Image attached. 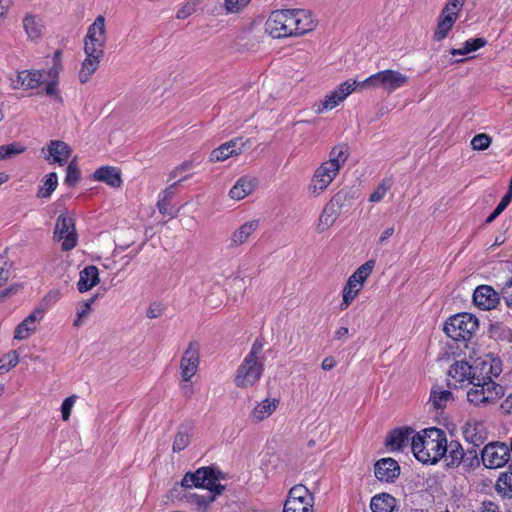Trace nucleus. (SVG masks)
<instances>
[{
	"label": "nucleus",
	"instance_id": "nucleus-19",
	"mask_svg": "<svg viewBox=\"0 0 512 512\" xmlns=\"http://www.w3.org/2000/svg\"><path fill=\"white\" fill-rule=\"evenodd\" d=\"M414 430L411 427L395 428L388 433L385 445L390 451H400L412 440Z\"/></svg>",
	"mask_w": 512,
	"mask_h": 512
},
{
	"label": "nucleus",
	"instance_id": "nucleus-45",
	"mask_svg": "<svg viewBox=\"0 0 512 512\" xmlns=\"http://www.w3.org/2000/svg\"><path fill=\"white\" fill-rule=\"evenodd\" d=\"M344 83H348L350 86L354 87L353 91H356V90L361 91V90H367V89H372V88H378L377 73L369 76L368 78H366L363 81L349 79V80L345 81Z\"/></svg>",
	"mask_w": 512,
	"mask_h": 512
},
{
	"label": "nucleus",
	"instance_id": "nucleus-50",
	"mask_svg": "<svg viewBox=\"0 0 512 512\" xmlns=\"http://www.w3.org/2000/svg\"><path fill=\"white\" fill-rule=\"evenodd\" d=\"M390 188L391 182L389 180H383L370 195L369 201L372 203L380 202Z\"/></svg>",
	"mask_w": 512,
	"mask_h": 512
},
{
	"label": "nucleus",
	"instance_id": "nucleus-57",
	"mask_svg": "<svg viewBox=\"0 0 512 512\" xmlns=\"http://www.w3.org/2000/svg\"><path fill=\"white\" fill-rule=\"evenodd\" d=\"M501 483L504 485L503 489L512 490V463L509 465L508 471L501 473L499 476L497 481V486L499 488H502Z\"/></svg>",
	"mask_w": 512,
	"mask_h": 512
},
{
	"label": "nucleus",
	"instance_id": "nucleus-33",
	"mask_svg": "<svg viewBox=\"0 0 512 512\" xmlns=\"http://www.w3.org/2000/svg\"><path fill=\"white\" fill-rule=\"evenodd\" d=\"M279 401L276 399H265L253 409L251 417L254 421L260 422L269 417L277 408Z\"/></svg>",
	"mask_w": 512,
	"mask_h": 512
},
{
	"label": "nucleus",
	"instance_id": "nucleus-40",
	"mask_svg": "<svg viewBox=\"0 0 512 512\" xmlns=\"http://www.w3.org/2000/svg\"><path fill=\"white\" fill-rule=\"evenodd\" d=\"M58 185V176L55 172L45 175L43 185L39 188L37 197L49 198Z\"/></svg>",
	"mask_w": 512,
	"mask_h": 512
},
{
	"label": "nucleus",
	"instance_id": "nucleus-58",
	"mask_svg": "<svg viewBox=\"0 0 512 512\" xmlns=\"http://www.w3.org/2000/svg\"><path fill=\"white\" fill-rule=\"evenodd\" d=\"M486 44L487 41L485 38H472L464 43V47L466 48V51H468V53H471L484 47Z\"/></svg>",
	"mask_w": 512,
	"mask_h": 512
},
{
	"label": "nucleus",
	"instance_id": "nucleus-7",
	"mask_svg": "<svg viewBox=\"0 0 512 512\" xmlns=\"http://www.w3.org/2000/svg\"><path fill=\"white\" fill-rule=\"evenodd\" d=\"M314 497L303 485H295L288 493L283 512H313Z\"/></svg>",
	"mask_w": 512,
	"mask_h": 512
},
{
	"label": "nucleus",
	"instance_id": "nucleus-11",
	"mask_svg": "<svg viewBox=\"0 0 512 512\" xmlns=\"http://www.w3.org/2000/svg\"><path fill=\"white\" fill-rule=\"evenodd\" d=\"M339 169L331 164L323 162L315 171L311 183L308 187L309 193L314 196H319L331 184L334 178L339 173Z\"/></svg>",
	"mask_w": 512,
	"mask_h": 512
},
{
	"label": "nucleus",
	"instance_id": "nucleus-2",
	"mask_svg": "<svg viewBox=\"0 0 512 512\" xmlns=\"http://www.w3.org/2000/svg\"><path fill=\"white\" fill-rule=\"evenodd\" d=\"M446 441L444 430L431 427L413 435L411 448L418 461L423 464H436L447 453Z\"/></svg>",
	"mask_w": 512,
	"mask_h": 512
},
{
	"label": "nucleus",
	"instance_id": "nucleus-47",
	"mask_svg": "<svg viewBox=\"0 0 512 512\" xmlns=\"http://www.w3.org/2000/svg\"><path fill=\"white\" fill-rule=\"evenodd\" d=\"M251 0H225L221 10L224 14H234L243 10Z\"/></svg>",
	"mask_w": 512,
	"mask_h": 512
},
{
	"label": "nucleus",
	"instance_id": "nucleus-41",
	"mask_svg": "<svg viewBox=\"0 0 512 512\" xmlns=\"http://www.w3.org/2000/svg\"><path fill=\"white\" fill-rule=\"evenodd\" d=\"M375 266L374 260H368L364 264H362L357 270L348 278L356 284H359L363 287L364 282L372 273Z\"/></svg>",
	"mask_w": 512,
	"mask_h": 512
},
{
	"label": "nucleus",
	"instance_id": "nucleus-31",
	"mask_svg": "<svg viewBox=\"0 0 512 512\" xmlns=\"http://www.w3.org/2000/svg\"><path fill=\"white\" fill-rule=\"evenodd\" d=\"M339 215L340 212L327 203L318 218L316 231L318 233L325 232L335 223Z\"/></svg>",
	"mask_w": 512,
	"mask_h": 512
},
{
	"label": "nucleus",
	"instance_id": "nucleus-13",
	"mask_svg": "<svg viewBox=\"0 0 512 512\" xmlns=\"http://www.w3.org/2000/svg\"><path fill=\"white\" fill-rule=\"evenodd\" d=\"M200 361V348L196 341L188 344L180 362L181 377L183 381L189 382L198 371Z\"/></svg>",
	"mask_w": 512,
	"mask_h": 512
},
{
	"label": "nucleus",
	"instance_id": "nucleus-56",
	"mask_svg": "<svg viewBox=\"0 0 512 512\" xmlns=\"http://www.w3.org/2000/svg\"><path fill=\"white\" fill-rule=\"evenodd\" d=\"M199 4V0H187L185 4L177 11V19H185L192 15Z\"/></svg>",
	"mask_w": 512,
	"mask_h": 512
},
{
	"label": "nucleus",
	"instance_id": "nucleus-39",
	"mask_svg": "<svg viewBox=\"0 0 512 512\" xmlns=\"http://www.w3.org/2000/svg\"><path fill=\"white\" fill-rule=\"evenodd\" d=\"M23 26L30 39L35 40L41 37L43 26L35 16L26 15L23 19Z\"/></svg>",
	"mask_w": 512,
	"mask_h": 512
},
{
	"label": "nucleus",
	"instance_id": "nucleus-61",
	"mask_svg": "<svg viewBox=\"0 0 512 512\" xmlns=\"http://www.w3.org/2000/svg\"><path fill=\"white\" fill-rule=\"evenodd\" d=\"M501 293L507 306L512 308V276L504 284Z\"/></svg>",
	"mask_w": 512,
	"mask_h": 512
},
{
	"label": "nucleus",
	"instance_id": "nucleus-8",
	"mask_svg": "<svg viewBox=\"0 0 512 512\" xmlns=\"http://www.w3.org/2000/svg\"><path fill=\"white\" fill-rule=\"evenodd\" d=\"M106 41L105 17L99 15L88 27L87 34L84 38V52L92 51L97 54H104Z\"/></svg>",
	"mask_w": 512,
	"mask_h": 512
},
{
	"label": "nucleus",
	"instance_id": "nucleus-16",
	"mask_svg": "<svg viewBox=\"0 0 512 512\" xmlns=\"http://www.w3.org/2000/svg\"><path fill=\"white\" fill-rule=\"evenodd\" d=\"M375 477L387 483H392L400 475V466L393 458H382L375 463Z\"/></svg>",
	"mask_w": 512,
	"mask_h": 512
},
{
	"label": "nucleus",
	"instance_id": "nucleus-52",
	"mask_svg": "<svg viewBox=\"0 0 512 512\" xmlns=\"http://www.w3.org/2000/svg\"><path fill=\"white\" fill-rule=\"evenodd\" d=\"M462 464L469 469L479 466L480 460L478 458L476 447L468 448L466 451H464Z\"/></svg>",
	"mask_w": 512,
	"mask_h": 512
},
{
	"label": "nucleus",
	"instance_id": "nucleus-53",
	"mask_svg": "<svg viewBox=\"0 0 512 512\" xmlns=\"http://www.w3.org/2000/svg\"><path fill=\"white\" fill-rule=\"evenodd\" d=\"M491 142L492 139L489 135L480 133L472 138L471 146L474 150H485L490 146Z\"/></svg>",
	"mask_w": 512,
	"mask_h": 512
},
{
	"label": "nucleus",
	"instance_id": "nucleus-1",
	"mask_svg": "<svg viewBox=\"0 0 512 512\" xmlns=\"http://www.w3.org/2000/svg\"><path fill=\"white\" fill-rule=\"evenodd\" d=\"M220 475V471H216L209 466L201 467L193 473L187 472L181 481L180 487H196L208 490L205 495L196 493L185 495L187 502L195 505L199 510H205L215 500L216 495H220L225 489V486L218 482Z\"/></svg>",
	"mask_w": 512,
	"mask_h": 512
},
{
	"label": "nucleus",
	"instance_id": "nucleus-26",
	"mask_svg": "<svg viewBox=\"0 0 512 512\" xmlns=\"http://www.w3.org/2000/svg\"><path fill=\"white\" fill-rule=\"evenodd\" d=\"M476 367L478 369V375H481L483 378L488 377L490 380H493L494 377H498L502 372L501 360L490 355L476 364Z\"/></svg>",
	"mask_w": 512,
	"mask_h": 512
},
{
	"label": "nucleus",
	"instance_id": "nucleus-38",
	"mask_svg": "<svg viewBox=\"0 0 512 512\" xmlns=\"http://www.w3.org/2000/svg\"><path fill=\"white\" fill-rule=\"evenodd\" d=\"M362 286L354 283L350 279H348L346 285L342 291V302L340 304V309L342 311L346 310L350 304L354 301V299L358 296L361 291Z\"/></svg>",
	"mask_w": 512,
	"mask_h": 512
},
{
	"label": "nucleus",
	"instance_id": "nucleus-59",
	"mask_svg": "<svg viewBox=\"0 0 512 512\" xmlns=\"http://www.w3.org/2000/svg\"><path fill=\"white\" fill-rule=\"evenodd\" d=\"M188 178V176H183L181 177L178 181L176 182H173L171 185H169L160 195L159 197L162 198V199H165V200H169L171 201V199L173 198V196L175 195L176 193V188L178 186L179 183H181L182 181L186 180Z\"/></svg>",
	"mask_w": 512,
	"mask_h": 512
},
{
	"label": "nucleus",
	"instance_id": "nucleus-28",
	"mask_svg": "<svg viewBox=\"0 0 512 512\" xmlns=\"http://www.w3.org/2000/svg\"><path fill=\"white\" fill-rule=\"evenodd\" d=\"M256 185L255 178L241 177L230 189L229 195L232 199L242 200L254 191Z\"/></svg>",
	"mask_w": 512,
	"mask_h": 512
},
{
	"label": "nucleus",
	"instance_id": "nucleus-24",
	"mask_svg": "<svg viewBox=\"0 0 512 512\" xmlns=\"http://www.w3.org/2000/svg\"><path fill=\"white\" fill-rule=\"evenodd\" d=\"M94 180L104 182L113 188H119L122 185V178L120 171L111 166H102L98 168L93 174Z\"/></svg>",
	"mask_w": 512,
	"mask_h": 512
},
{
	"label": "nucleus",
	"instance_id": "nucleus-5",
	"mask_svg": "<svg viewBox=\"0 0 512 512\" xmlns=\"http://www.w3.org/2000/svg\"><path fill=\"white\" fill-rule=\"evenodd\" d=\"M478 329V319L470 313L451 316L444 325V332L455 341L469 340Z\"/></svg>",
	"mask_w": 512,
	"mask_h": 512
},
{
	"label": "nucleus",
	"instance_id": "nucleus-27",
	"mask_svg": "<svg viewBox=\"0 0 512 512\" xmlns=\"http://www.w3.org/2000/svg\"><path fill=\"white\" fill-rule=\"evenodd\" d=\"M99 283L98 269L94 265L85 267L79 274V281L77 288L79 292L83 293L92 289Z\"/></svg>",
	"mask_w": 512,
	"mask_h": 512
},
{
	"label": "nucleus",
	"instance_id": "nucleus-4",
	"mask_svg": "<svg viewBox=\"0 0 512 512\" xmlns=\"http://www.w3.org/2000/svg\"><path fill=\"white\" fill-rule=\"evenodd\" d=\"M467 400L476 407L496 403L504 394L503 387L488 377L473 374Z\"/></svg>",
	"mask_w": 512,
	"mask_h": 512
},
{
	"label": "nucleus",
	"instance_id": "nucleus-44",
	"mask_svg": "<svg viewBox=\"0 0 512 512\" xmlns=\"http://www.w3.org/2000/svg\"><path fill=\"white\" fill-rule=\"evenodd\" d=\"M81 171L78 167L77 160L74 158L71 160L66 168L65 184L69 187H73L80 180Z\"/></svg>",
	"mask_w": 512,
	"mask_h": 512
},
{
	"label": "nucleus",
	"instance_id": "nucleus-29",
	"mask_svg": "<svg viewBox=\"0 0 512 512\" xmlns=\"http://www.w3.org/2000/svg\"><path fill=\"white\" fill-rule=\"evenodd\" d=\"M395 507L396 499L388 493L373 496L370 503L372 512H393Z\"/></svg>",
	"mask_w": 512,
	"mask_h": 512
},
{
	"label": "nucleus",
	"instance_id": "nucleus-46",
	"mask_svg": "<svg viewBox=\"0 0 512 512\" xmlns=\"http://www.w3.org/2000/svg\"><path fill=\"white\" fill-rule=\"evenodd\" d=\"M97 299V295L91 297L87 301L81 303L79 308L77 309V318L74 320L73 326L80 327L83 323V319L87 317L91 312V306Z\"/></svg>",
	"mask_w": 512,
	"mask_h": 512
},
{
	"label": "nucleus",
	"instance_id": "nucleus-36",
	"mask_svg": "<svg viewBox=\"0 0 512 512\" xmlns=\"http://www.w3.org/2000/svg\"><path fill=\"white\" fill-rule=\"evenodd\" d=\"M453 399V394L449 390L441 388H432L429 402L432 408L439 410L447 406V403Z\"/></svg>",
	"mask_w": 512,
	"mask_h": 512
},
{
	"label": "nucleus",
	"instance_id": "nucleus-30",
	"mask_svg": "<svg viewBox=\"0 0 512 512\" xmlns=\"http://www.w3.org/2000/svg\"><path fill=\"white\" fill-rule=\"evenodd\" d=\"M238 141H240V139H233V140H230V141L220 145L218 148L214 149L210 153V161L211 162L224 161L227 158H229L230 156L239 154L241 152V149H239V151H237L235 149Z\"/></svg>",
	"mask_w": 512,
	"mask_h": 512
},
{
	"label": "nucleus",
	"instance_id": "nucleus-3",
	"mask_svg": "<svg viewBox=\"0 0 512 512\" xmlns=\"http://www.w3.org/2000/svg\"><path fill=\"white\" fill-rule=\"evenodd\" d=\"M263 340L257 338L239 365L235 375V385L239 388H248L255 385L264 372L265 357L263 355Z\"/></svg>",
	"mask_w": 512,
	"mask_h": 512
},
{
	"label": "nucleus",
	"instance_id": "nucleus-35",
	"mask_svg": "<svg viewBox=\"0 0 512 512\" xmlns=\"http://www.w3.org/2000/svg\"><path fill=\"white\" fill-rule=\"evenodd\" d=\"M457 19L453 16H448L446 14L441 13L438 19L437 27L434 31L433 38L435 41L440 42L444 40L453 25L455 24Z\"/></svg>",
	"mask_w": 512,
	"mask_h": 512
},
{
	"label": "nucleus",
	"instance_id": "nucleus-15",
	"mask_svg": "<svg viewBox=\"0 0 512 512\" xmlns=\"http://www.w3.org/2000/svg\"><path fill=\"white\" fill-rule=\"evenodd\" d=\"M45 159L50 163L66 164L72 154L71 147L61 140H51L47 147L42 148Z\"/></svg>",
	"mask_w": 512,
	"mask_h": 512
},
{
	"label": "nucleus",
	"instance_id": "nucleus-6",
	"mask_svg": "<svg viewBox=\"0 0 512 512\" xmlns=\"http://www.w3.org/2000/svg\"><path fill=\"white\" fill-rule=\"evenodd\" d=\"M265 31L273 38H285L294 36L292 11H273L265 23Z\"/></svg>",
	"mask_w": 512,
	"mask_h": 512
},
{
	"label": "nucleus",
	"instance_id": "nucleus-21",
	"mask_svg": "<svg viewBox=\"0 0 512 512\" xmlns=\"http://www.w3.org/2000/svg\"><path fill=\"white\" fill-rule=\"evenodd\" d=\"M293 17L294 36L306 34L316 27V21L310 11L304 9L291 10Z\"/></svg>",
	"mask_w": 512,
	"mask_h": 512
},
{
	"label": "nucleus",
	"instance_id": "nucleus-20",
	"mask_svg": "<svg viewBox=\"0 0 512 512\" xmlns=\"http://www.w3.org/2000/svg\"><path fill=\"white\" fill-rule=\"evenodd\" d=\"M44 317V310L37 308L32 311L21 323L17 325L14 331V338L24 340L31 336L36 330V324Z\"/></svg>",
	"mask_w": 512,
	"mask_h": 512
},
{
	"label": "nucleus",
	"instance_id": "nucleus-32",
	"mask_svg": "<svg viewBox=\"0 0 512 512\" xmlns=\"http://www.w3.org/2000/svg\"><path fill=\"white\" fill-rule=\"evenodd\" d=\"M464 437L473 447H479L486 440V432L481 423L468 424L464 430Z\"/></svg>",
	"mask_w": 512,
	"mask_h": 512
},
{
	"label": "nucleus",
	"instance_id": "nucleus-42",
	"mask_svg": "<svg viewBox=\"0 0 512 512\" xmlns=\"http://www.w3.org/2000/svg\"><path fill=\"white\" fill-rule=\"evenodd\" d=\"M353 199V195L348 188L339 190L328 202L333 208L341 213L343 207L348 205Z\"/></svg>",
	"mask_w": 512,
	"mask_h": 512
},
{
	"label": "nucleus",
	"instance_id": "nucleus-34",
	"mask_svg": "<svg viewBox=\"0 0 512 512\" xmlns=\"http://www.w3.org/2000/svg\"><path fill=\"white\" fill-rule=\"evenodd\" d=\"M447 453L446 457L448 467H458L464 458V450L458 441L452 440L450 443L446 441Z\"/></svg>",
	"mask_w": 512,
	"mask_h": 512
},
{
	"label": "nucleus",
	"instance_id": "nucleus-17",
	"mask_svg": "<svg viewBox=\"0 0 512 512\" xmlns=\"http://www.w3.org/2000/svg\"><path fill=\"white\" fill-rule=\"evenodd\" d=\"M353 88L348 83H341L316 106V112L322 113L325 110H332L353 92Z\"/></svg>",
	"mask_w": 512,
	"mask_h": 512
},
{
	"label": "nucleus",
	"instance_id": "nucleus-55",
	"mask_svg": "<svg viewBox=\"0 0 512 512\" xmlns=\"http://www.w3.org/2000/svg\"><path fill=\"white\" fill-rule=\"evenodd\" d=\"M464 2L465 0H448L441 13L452 17L454 16L455 19H457L458 13L461 10Z\"/></svg>",
	"mask_w": 512,
	"mask_h": 512
},
{
	"label": "nucleus",
	"instance_id": "nucleus-37",
	"mask_svg": "<svg viewBox=\"0 0 512 512\" xmlns=\"http://www.w3.org/2000/svg\"><path fill=\"white\" fill-rule=\"evenodd\" d=\"M349 156V148L346 144H339L332 148L329 154V160L325 161L328 164L339 169L347 161Z\"/></svg>",
	"mask_w": 512,
	"mask_h": 512
},
{
	"label": "nucleus",
	"instance_id": "nucleus-12",
	"mask_svg": "<svg viewBox=\"0 0 512 512\" xmlns=\"http://www.w3.org/2000/svg\"><path fill=\"white\" fill-rule=\"evenodd\" d=\"M46 80L44 70H23L9 76L10 86L13 89H35Z\"/></svg>",
	"mask_w": 512,
	"mask_h": 512
},
{
	"label": "nucleus",
	"instance_id": "nucleus-10",
	"mask_svg": "<svg viewBox=\"0 0 512 512\" xmlns=\"http://www.w3.org/2000/svg\"><path fill=\"white\" fill-rule=\"evenodd\" d=\"M481 459L486 468H501L505 466L510 459L509 447L503 442H490L483 448Z\"/></svg>",
	"mask_w": 512,
	"mask_h": 512
},
{
	"label": "nucleus",
	"instance_id": "nucleus-64",
	"mask_svg": "<svg viewBox=\"0 0 512 512\" xmlns=\"http://www.w3.org/2000/svg\"><path fill=\"white\" fill-rule=\"evenodd\" d=\"M21 288L20 284H14L11 285L8 288H5L0 291V302H4L6 298L10 297L11 295L16 294Z\"/></svg>",
	"mask_w": 512,
	"mask_h": 512
},
{
	"label": "nucleus",
	"instance_id": "nucleus-48",
	"mask_svg": "<svg viewBox=\"0 0 512 512\" xmlns=\"http://www.w3.org/2000/svg\"><path fill=\"white\" fill-rule=\"evenodd\" d=\"M19 362V355L16 351H11L0 358V373L8 372L14 368Z\"/></svg>",
	"mask_w": 512,
	"mask_h": 512
},
{
	"label": "nucleus",
	"instance_id": "nucleus-14",
	"mask_svg": "<svg viewBox=\"0 0 512 512\" xmlns=\"http://www.w3.org/2000/svg\"><path fill=\"white\" fill-rule=\"evenodd\" d=\"M409 78L396 70H383L377 72L378 88H382L388 94L408 84Z\"/></svg>",
	"mask_w": 512,
	"mask_h": 512
},
{
	"label": "nucleus",
	"instance_id": "nucleus-23",
	"mask_svg": "<svg viewBox=\"0 0 512 512\" xmlns=\"http://www.w3.org/2000/svg\"><path fill=\"white\" fill-rule=\"evenodd\" d=\"M85 59L82 63V67L79 71V81L84 84L89 81L90 77L98 69L101 59L104 54H97L96 52L88 51L85 52Z\"/></svg>",
	"mask_w": 512,
	"mask_h": 512
},
{
	"label": "nucleus",
	"instance_id": "nucleus-60",
	"mask_svg": "<svg viewBox=\"0 0 512 512\" xmlns=\"http://www.w3.org/2000/svg\"><path fill=\"white\" fill-rule=\"evenodd\" d=\"M157 207H158L159 212L162 215H168L171 218H174L176 216V212L170 206V201L169 200H165V199H162V198L159 197V200L157 202Z\"/></svg>",
	"mask_w": 512,
	"mask_h": 512
},
{
	"label": "nucleus",
	"instance_id": "nucleus-9",
	"mask_svg": "<svg viewBox=\"0 0 512 512\" xmlns=\"http://www.w3.org/2000/svg\"><path fill=\"white\" fill-rule=\"evenodd\" d=\"M53 239L62 241L61 249L65 252L72 250L77 245V233L74 219L61 214L56 220Z\"/></svg>",
	"mask_w": 512,
	"mask_h": 512
},
{
	"label": "nucleus",
	"instance_id": "nucleus-62",
	"mask_svg": "<svg viewBox=\"0 0 512 512\" xmlns=\"http://www.w3.org/2000/svg\"><path fill=\"white\" fill-rule=\"evenodd\" d=\"M74 404V396L66 398L61 405V412L63 420H68L71 414V409Z\"/></svg>",
	"mask_w": 512,
	"mask_h": 512
},
{
	"label": "nucleus",
	"instance_id": "nucleus-22",
	"mask_svg": "<svg viewBox=\"0 0 512 512\" xmlns=\"http://www.w3.org/2000/svg\"><path fill=\"white\" fill-rule=\"evenodd\" d=\"M473 374H478L476 365L471 366L466 361H456L448 370V376L455 380V386L463 385L465 381L470 384Z\"/></svg>",
	"mask_w": 512,
	"mask_h": 512
},
{
	"label": "nucleus",
	"instance_id": "nucleus-18",
	"mask_svg": "<svg viewBox=\"0 0 512 512\" xmlns=\"http://www.w3.org/2000/svg\"><path fill=\"white\" fill-rule=\"evenodd\" d=\"M473 302L483 310H490L499 303V295L492 287L481 285L473 293Z\"/></svg>",
	"mask_w": 512,
	"mask_h": 512
},
{
	"label": "nucleus",
	"instance_id": "nucleus-43",
	"mask_svg": "<svg viewBox=\"0 0 512 512\" xmlns=\"http://www.w3.org/2000/svg\"><path fill=\"white\" fill-rule=\"evenodd\" d=\"M490 336L500 341H512V330L501 323H495L490 326Z\"/></svg>",
	"mask_w": 512,
	"mask_h": 512
},
{
	"label": "nucleus",
	"instance_id": "nucleus-25",
	"mask_svg": "<svg viewBox=\"0 0 512 512\" xmlns=\"http://www.w3.org/2000/svg\"><path fill=\"white\" fill-rule=\"evenodd\" d=\"M259 228V220H250L236 229L230 237V245L237 247L244 244L249 237Z\"/></svg>",
	"mask_w": 512,
	"mask_h": 512
},
{
	"label": "nucleus",
	"instance_id": "nucleus-54",
	"mask_svg": "<svg viewBox=\"0 0 512 512\" xmlns=\"http://www.w3.org/2000/svg\"><path fill=\"white\" fill-rule=\"evenodd\" d=\"M24 151V148L18 144H8L0 146V160L12 158Z\"/></svg>",
	"mask_w": 512,
	"mask_h": 512
},
{
	"label": "nucleus",
	"instance_id": "nucleus-51",
	"mask_svg": "<svg viewBox=\"0 0 512 512\" xmlns=\"http://www.w3.org/2000/svg\"><path fill=\"white\" fill-rule=\"evenodd\" d=\"M190 443V436L185 431H178L175 435L172 449L173 452H180L184 450Z\"/></svg>",
	"mask_w": 512,
	"mask_h": 512
},
{
	"label": "nucleus",
	"instance_id": "nucleus-49",
	"mask_svg": "<svg viewBox=\"0 0 512 512\" xmlns=\"http://www.w3.org/2000/svg\"><path fill=\"white\" fill-rule=\"evenodd\" d=\"M511 201H512V196L508 193H505V195L502 197V199L499 202V204L497 205V207L487 217L485 223H487V224L492 223L506 209V207L511 203Z\"/></svg>",
	"mask_w": 512,
	"mask_h": 512
},
{
	"label": "nucleus",
	"instance_id": "nucleus-63",
	"mask_svg": "<svg viewBox=\"0 0 512 512\" xmlns=\"http://www.w3.org/2000/svg\"><path fill=\"white\" fill-rule=\"evenodd\" d=\"M45 93L47 95H50V96H53L54 99L61 103L62 102V97L60 96V94L58 93V89H57V82L56 81H51V82H48L46 87H45Z\"/></svg>",
	"mask_w": 512,
	"mask_h": 512
}]
</instances>
